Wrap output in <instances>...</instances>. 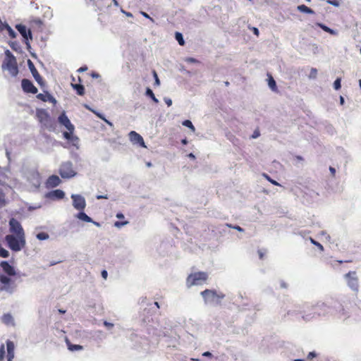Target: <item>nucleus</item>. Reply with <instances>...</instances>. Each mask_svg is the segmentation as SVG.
<instances>
[{
    "label": "nucleus",
    "instance_id": "obj_1",
    "mask_svg": "<svg viewBox=\"0 0 361 361\" xmlns=\"http://www.w3.org/2000/svg\"><path fill=\"white\" fill-rule=\"evenodd\" d=\"M58 121L67 129V131L63 133V137L70 142L73 146L78 147L79 138L74 135L75 126L71 123L64 111L59 115Z\"/></svg>",
    "mask_w": 361,
    "mask_h": 361
},
{
    "label": "nucleus",
    "instance_id": "obj_2",
    "mask_svg": "<svg viewBox=\"0 0 361 361\" xmlns=\"http://www.w3.org/2000/svg\"><path fill=\"white\" fill-rule=\"evenodd\" d=\"M5 56L1 66L2 69L8 70L12 77H16L19 71L16 57L8 49L5 51Z\"/></svg>",
    "mask_w": 361,
    "mask_h": 361
},
{
    "label": "nucleus",
    "instance_id": "obj_3",
    "mask_svg": "<svg viewBox=\"0 0 361 361\" xmlns=\"http://www.w3.org/2000/svg\"><path fill=\"white\" fill-rule=\"evenodd\" d=\"M7 246L13 252H19L25 247V236L7 235L5 237Z\"/></svg>",
    "mask_w": 361,
    "mask_h": 361
},
{
    "label": "nucleus",
    "instance_id": "obj_4",
    "mask_svg": "<svg viewBox=\"0 0 361 361\" xmlns=\"http://www.w3.org/2000/svg\"><path fill=\"white\" fill-rule=\"evenodd\" d=\"M208 275L206 272L199 271L193 274H190L186 280V283L188 287H191L195 285L202 284L207 280Z\"/></svg>",
    "mask_w": 361,
    "mask_h": 361
},
{
    "label": "nucleus",
    "instance_id": "obj_5",
    "mask_svg": "<svg viewBox=\"0 0 361 361\" xmlns=\"http://www.w3.org/2000/svg\"><path fill=\"white\" fill-rule=\"evenodd\" d=\"M205 302L219 304L224 298V294H218L214 290L206 289L201 293Z\"/></svg>",
    "mask_w": 361,
    "mask_h": 361
},
{
    "label": "nucleus",
    "instance_id": "obj_6",
    "mask_svg": "<svg viewBox=\"0 0 361 361\" xmlns=\"http://www.w3.org/2000/svg\"><path fill=\"white\" fill-rule=\"evenodd\" d=\"M344 278L348 287L355 293L359 291V279L355 271H350L345 274Z\"/></svg>",
    "mask_w": 361,
    "mask_h": 361
},
{
    "label": "nucleus",
    "instance_id": "obj_7",
    "mask_svg": "<svg viewBox=\"0 0 361 361\" xmlns=\"http://www.w3.org/2000/svg\"><path fill=\"white\" fill-rule=\"evenodd\" d=\"M0 290L6 291L11 294L14 292L16 288L14 281L4 274L0 275Z\"/></svg>",
    "mask_w": 361,
    "mask_h": 361
},
{
    "label": "nucleus",
    "instance_id": "obj_8",
    "mask_svg": "<svg viewBox=\"0 0 361 361\" xmlns=\"http://www.w3.org/2000/svg\"><path fill=\"white\" fill-rule=\"evenodd\" d=\"M59 173L63 178H70L75 175V172L73 169V164L71 162L68 161L63 163L59 169Z\"/></svg>",
    "mask_w": 361,
    "mask_h": 361
},
{
    "label": "nucleus",
    "instance_id": "obj_9",
    "mask_svg": "<svg viewBox=\"0 0 361 361\" xmlns=\"http://www.w3.org/2000/svg\"><path fill=\"white\" fill-rule=\"evenodd\" d=\"M10 231L14 233V235L25 236L24 230L20 223L16 219L12 218L9 221Z\"/></svg>",
    "mask_w": 361,
    "mask_h": 361
},
{
    "label": "nucleus",
    "instance_id": "obj_10",
    "mask_svg": "<svg viewBox=\"0 0 361 361\" xmlns=\"http://www.w3.org/2000/svg\"><path fill=\"white\" fill-rule=\"evenodd\" d=\"M73 207L80 211H83L86 207L85 199L80 195H72Z\"/></svg>",
    "mask_w": 361,
    "mask_h": 361
},
{
    "label": "nucleus",
    "instance_id": "obj_11",
    "mask_svg": "<svg viewBox=\"0 0 361 361\" xmlns=\"http://www.w3.org/2000/svg\"><path fill=\"white\" fill-rule=\"evenodd\" d=\"M27 65L29 67V69L30 70V72L32 74V76L34 77L36 82L41 86L43 87L44 85V82L38 73L37 68H35L34 63L32 62L30 59L27 60Z\"/></svg>",
    "mask_w": 361,
    "mask_h": 361
},
{
    "label": "nucleus",
    "instance_id": "obj_12",
    "mask_svg": "<svg viewBox=\"0 0 361 361\" xmlns=\"http://www.w3.org/2000/svg\"><path fill=\"white\" fill-rule=\"evenodd\" d=\"M23 90L26 93L37 94V88L28 79H23L21 81Z\"/></svg>",
    "mask_w": 361,
    "mask_h": 361
},
{
    "label": "nucleus",
    "instance_id": "obj_13",
    "mask_svg": "<svg viewBox=\"0 0 361 361\" xmlns=\"http://www.w3.org/2000/svg\"><path fill=\"white\" fill-rule=\"evenodd\" d=\"M16 28L25 39L26 44H29L28 39H32L30 28L27 29L26 26L22 24L16 25Z\"/></svg>",
    "mask_w": 361,
    "mask_h": 361
},
{
    "label": "nucleus",
    "instance_id": "obj_14",
    "mask_svg": "<svg viewBox=\"0 0 361 361\" xmlns=\"http://www.w3.org/2000/svg\"><path fill=\"white\" fill-rule=\"evenodd\" d=\"M130 142L140 147H146L142 137L135 131H130L128 134Z\"/></svg>",
    "mask_w": 361,
    "mask_h": 361
},
{
    "label": "nucleus",
    "instance_id": "obj_15",
    "mask_svg": "<svg viewBox=\"0 0 361 361\" xmlns=\"http://www.w3.org/2000/svg\"><path fill=\"white\" fill-rule=\"evenodd\" d=\"M36 116L39 121L44 124H46L50 120V116L48 112L43 109L37 110Z\"/></svg>",
    "mask_w": 361,
    "mask_h": 361
},
{
    "label": "nucleus",
    "instance_id": "obj_16",
    "mask_svg": "<svg viewBox=\"0 0 361 361\" xmlns=\"http://www.w3.org/2000/svg\"><path fill=\"white\" fill-rule=\"evenodd\" d=\"M0 267L2 268L4 272L8 276H15L16 274L14 267L6 261H2L0 263Z\"/></svg>",
    "mask_w": 361,
    "mask_h": 361
},
{
    "label": "nucleus",
    "instance_id": "obj_17",
    "mask_svg": "<svg viewBox=\"0 0 361 361\" xmlns=\"http://www.w3.org/2000/svg\"><path fill=\"white\" fill-rule=\"evenodd\" d=\"M29 25L30 30L32 29L33 30L41 32L42 30L43 23L40 19L36 18L30 20L29 21Z\"/></svg>",
    "mask_w": 361,
    "mask_h": 361
},
{
    "label": "nucleus",
    "instance_id": "obj_18",
    "mask_svg": "<svg viewBox=\"0 0 361 361\" xmlns=\"http://www.w3.org/2000/svg\"><path fill=\"white\" fill-rule=\"evenodd\" d=\"M61 183V179L56 175L49 176L46 182L47 188H55Z\"/></svg>",
    "mask_w": 361,
    "mask_h": 361
},
{
    "label": "nucleus",
    "instance_id": "obj_19",
    "mask_svg": "<svg viewBox=\"0 0 361 361\" xmlns=\"http://www.w3.org/2000/svg\"><path fill=\"white\" fill-rule=\"evenodd\" d=\"M65 196V193L61 190H55L48 193L47 197L51 200H61Z\"/></svg>",
    "mask_w": 361,
    "mask_h": 361
},
{
    "label": "nucleus",
    "instance_id": "obj_20",
    "mask_svg": "<svg viewBox=\"0 0 361 361\" xmlns=\"http://www.w3.org/2000/svg\"><path fill=\"white\" fill-rule=\"evenodd\" d=\"M8 361H11L14 357V344L12 341H7L6 343Z\"/></svg>",
    "mask_w": 361,
    "mask_h": 361
},
{
    "label": "nucleus",
    "instance_id": "obj_21",
    "mask_svg": "<svg viewBox=\"0 0 361 361\" xmlns=\"http://www.w3.org/2000/svg\"><path fill=\"white\" fill-rule=\"evenodd\" d=\"M76 216L78 219H79L80 220L83 221L85 222H93L94 224H96L97 226L99 225L98 223L94 222L92 221V219L82 211L79 212Z\"/></svg>",
    "mask_w": 361,
    "mask_h": 361
},
{
    "label": "nucleus",
    "instance_id": "obj_22",
    "mask_svg": "<svg viewBox=\"0 0 361 361\" xmlns=\"http://www.w3.org/2000/svg\"><path fill=\"white\" fill-rule=\"evenodd\" d=\"M37 98L43 102H47V101H50V102H56V99L49 93H47L46 94L39 93L37 95Z\"/></svg>",
    "mask_w": 361,
    "mask_h": 361
},
{
    "label": "nucleus",
    "instance_id": "obj_23",
    "mask_svg": "<svg viewBox=\"0 0 361 361\" xmlns=\"http://www.w3.org/2000/svg\"><path fill=\"white\" fill-rule=\"evenodd\" d=\"M71 86L76 91L78 95L83 96L85 94V87L82 85L73 84L71 82Z\"/></svg>",
    "mask_w": 361,
    "mask_h": 361
},
{
    "label": "nucleus",
    "instance_id": "obj_24",
    "mask_svg": "<svg viewBox=\"0 0 361 361\" xmlns=\"http://www.w3.org/2000/svg\"><path fill=\"white\" fill-rule=\"evenodd\" d=\"M316 25L319 27L320 28H322L324 32H326L328 33H329L330 35H337L338 32L337 31L327 27L326 25L322 24V23H317Z\"/></svg>",
    "mask_w": 361,
    "mask_h": 361
},
{
    "label": "nucleus",
    "instance_id": "obj_25",
    "mask_svg": "<svg viewBox=\"0 0 361 361\" xmlns=\"http://www.w3.org/2000/svg\"><path fill=\"white\" fill-rule=\"evenodd\" d=\"M1 321L6 325L13 323V317L10 314H4L1 317Z\"/></svg>",
    "mask_w": 361,
    "mask_h": 361
},
{
    "label": "nucleus",
    "instance_id": "obj_26",
    "mask_svg": "<svg viewBox=\"0 0 361 361\" xmlns=\"http://www.w3.org/2000/svg\"><path fill=\"white\" fill-rule=\"evenodd\" d=\"M297 8L299 11L302 12V13H310V14L314 13V11L312 9H311L310 8L307 7V6H305L304 4L299 5Z\"/></svg>",
    "mask_w": 361,
    "mask_h": 361
},
{
    "label": "nucleus",
    "instance_id": "obj_27",
    "mask_svg": "<svg viewBox=\"0 0 361 361\" xmlns=\"http://www.w3.org/2000/svg\"><path fill=\"white\" fill-rule=\"evenodd\" d=\"M68 348L71 351L74 350H80L83 349V347L80 345L71 344L68 341H67Z\"/></svg>",
    "mask_w": 361,
    "mask_h": 361
},
{
    "label": "nucleus",
    "instance_id": "obj_28",
    "mask_svg": "<svg viewBox=\"0 0 361 361\" xmlns=\"http://www.w3.org/2000/svg\"><path fill=\"white\" fill-rule=\"evenodd\" d=\"M268 85L269 87L274 92L277 91V87L276 84V81L273 78L271 75H269V80H268Z\"/></svg>",
    "mask_w": 361,
    "mask_h": 361
},
{
    "label": "nucleus",
    "instance_id": "obj_29",
    "mask_svg": "<svg viewBox=\"0 0 361 361\" xmlns=\"http://www.w3.org/2000/svg\"><path fill=\"white\" fill-rule=\"evenodd\" d=\"M85 107L87 109H89L90 111H92L94 114L97 115V117H99V118L104 120L106 123H108L109 125L111 126V123L109 122V121H107L101 114L98 113V112H96L95 111L92 110L88 105L85 104Z\"/></svg>",
    "mask_w": 361,
    "mask_h": 361
},
{
    "label": "nucleus",
    "instance_id": "obj_30",
    "mask_svg": "<svg viewBox=\"0 0 361 361\" xmlns=\"http://www.w3.org/2000/svg\"><path fill=\"white\" fill-rule=\"evenodd\" d=\"M146 95L147 97H150L155 103H158L159 102V100L154 96V92L149 87H147V90H146Z\"/></svg>",
    "mask_w": 361,
    "mask_h": 361
},
{
    "label": "nucleus",
    "instance_id": "obj_31",
    "mask_svg": "<svg viewBox=\"0 0 361 361\" xmlns=\"http://www.w3.org/2000/svg\"><path fill=\"white\" fill-rule=\"evenodd\" d=\"M175 37L180 45L183 46L185 44V41L181 33L178 32H176Z\"/></svg>",
    "mask_w": 361,
    "mask_h": 361
},
{
    "label": "nucleus",
    "instance_id": "obj_32",
    "mask_svg": "<svg viewBox=\"0 0 361 361\" xmlns=\"http://www.w3.org/2000/svg\"><path fill=\"white\" fill-rule=\"evenodd\" d=\"M5 30L8 32V36L11 38L13 39L16 37V33L8 25L6 27Z\"/></svg>",
    "mask_w": 361,
    "mask_h": 361
},
{
    "label": "nucleus",
    "instance_id": "obj_33",
    "mask_svg": "<svg viewBox=\"0 0 361 361\" xmlns=\"http://www.w3.org/2000/svg\"><path fill=\"white\" fill-rule=\"evenodd\" d=\"M9 256V252L6 249H4L1 245L0 244V257L6 258Z\"/></svg>",
    "mask_w": 361,
    "mask_h": 361
},
{
    "label": "nucleus",
    "instance_id": "obj_34",
    "mask_svg": "<svg viewBox=\"0 0 361 361\" xmlns=\"http://www.w3.org/2000/svg\"><path fill=\"white\" fill-rule=\"evenodd\" d=\"M37 238L40 240H44L49 238V235L45 232H40L37 233Z\"/></svg>",
    "mask_w": 361,
    "mask_h": 361
},
{
    "label": "nucleus",
    "instance_id": "obj_35",
    "mask_svg": "<svg viewBox=\"0 0 361 361\" xmlns=\"http://www.w3.org/2000/svg\"><path fill=\"white\" fill-rule=\"evenodd\" d=\"M183 125L190 128L192 130V132H195V128L194 127V126L192 125V122L189 120H185L183 122Z\"/></svg>",
    "mask_w": 361,
    "mask_h": 361
},
{
    "label": "nucleus",
    "instance_id": "obj_36",
    "mask_svg": "<svg viewBox=\"0 0 361 361\" xmlns=\"http://www.w3.org/2000/svg\"><path fill=\"white\" fill-rule=\"evenodd\" d=\"M310 240L311 243H312L313 245H316L321 251H324V247H323V245L321 243H319V242L316 241L312 238H310Z\"/></svg>",
    "mask_w": 361,
    "mask_h": 361
},
{
    "label": "nucleus",
    "instance_id": "obj_37",
    "mask_svg": "<svg viewBox=\"0 0 361 361\" xmlns=\"http://www.w3.org/2000/svg\"><path fill=\"white\" fill-rule=\"evenodd\" d=\"M317 76V70L315 68H312L309 74V78L315 79Z\"/></svg>",
    "mask_w": 361,
    "mask_h": 361
},
{
    "label": "nucleus",
    "instance_id": "obj_38",
    "mask_svg": "<svg viewBox=\"0 0 361 361\" xmlns=\"http://www.w3.org/2000/svg\"><path fill=\"white\" fill-rule=\"evenodd\" d=\"M264 177L268 180L269 181L271 184L274 185H281L277 181H276L275 180H273L269 176H268L267 174H265L264 173L263 174Z\"/></svg>",
    "mask_w": 361,
    "mask_h": 361
},
{
    "label": "nucleus",
    "instance_id": "obj_39",
    "mask_svg": "<svg viewBox=\"0 0 361 361\" xmlns=\"http://www.w3.org/2000/svg\"><path fill=\"white\" fill-rule=\"evenodd\" d=\"M152 74H153V76L154 78V85L159 86L160 85V80H159V79L158 78V75H157L156 71L154 70L152 71Z\"/></svg>",
    "mask_w": 361,
    "mask_h": 361
},
{
    "label": "nucleus",
    "instance_id": "obj_40",
    "mask_svg": "<svg viewBox=\"0 0 361 361\" xmlns=\"http://www.w3.org/2000/svg\"><path fill=\"white\" fill-rule=\"evenodd\" d=\"M341 79L337 78L334 82V87L335 90H338L341 88Z\"/></svg>",
    "mask_w": 361,
    "mask_h": 361
},
{
    "label": "nucleus",
    "instance_id": "obj_41",
    "mask_svg": "<svg viewBox=\"0 0 361 361\" xmlns=\"http://www.w3.org/2000/svg\"><path fill=\"white\" fill-rule=\"evenodd\" d=\"M128 224V221H116L114 223V226L117 228H121L126 224Z\"/></svg>",
    "mask_w": 361,
    "mask_h": 361
},
{
    "label": "nucleus",
    "instance_id": "obj_42",
    "mask_svg": "<svg viewBox=\"0 0 361 361\" xmlns=\"http://www.w3.org/2000/svg\"><path fill=\"white\" fill-rule=\"evenodd\" d=\"M5 355V348L4 345H2L0 348V360H3Z\"/></svg>",
    "mask_w": 361,
    "mask_h": 361
},
{
    "label": "nucleus",
    "instance_id": "obj_43",
    "mask_svg": "<svg viewBox=\"0 0 361 361\" xmlns=\"http://www.w3.org/2000/svg\"><path fill=\"white\" fill-rule=\"evenodd\" d=\"M326 3L331 5H333L334 6H338L339 2L336 0H327Z\"/></svg>",
    "mask_w": 361,
    "mask_h": 361
},
{
    "label": "nucleus",
    "instance_id": "obj_44",
    "mask_svg": "<svg viewBox=\"0 0 361 361\" xmlns=\"http://www.w3.org/2000/svg\"><path fill=\"white\" fill-rule=\"evenodd\" d=\"M259 135H260L259 130L258 129H256L253 132L252 135H251V138L255 139V138H257Z\"/></svg>",
    "mask_w": 361,
    "mask_h": 361
},
{
    "label": "nucleus",
    "instance_id": "obj_45",
    "mask_svg": "<svg viewBox=\"0 0 361 361\" xmlns=\"http://www.w3.org/2000/svg\"><path fill=\"white\" fill-rule=\"evenodd\" d=\"M227 226L230 228H233L240 232H243L244 230L239 226H231L230 224H227Z\"/></svg>",
    "mask_w": 361,
    "mask_h": 361
},
{
    "label": "nucleus",
    "instance_id": "obj_46",
    "mask_svg": "<svg viewBox=\"0 0 361 361\" xmlns=\"http://www.w3.org/2000/svg\"><path fill=\"white\" fill-rule=\"evenodd\" d=\"M316 357V353L314 352H310L309 353V354L307 355V358L308 360H312V358L315 357Z\"/></svg>",
    "mask_w": 361,
    "mask_h": 361
},
{
    "label": "nucleus",
    "instance_id": "obj_47",
    "mask_svg": "<svg viewBox=\"0 0 361 361\" xmlns=\"http://www.w3.org/2000/svg\"><path fill=\"white\" fill-rule=\"evenodd\" d=\"M252 30L256 36H257V37L259 36V30L257 27H252Z\"/></svg>",
    "mask_w": 361,
    "mask_h": 361
},
{
    "label": "nucleus",
    "instance_id": "obj_48",
    "mask_svg": "<svg viewBox=\"0 0 361 361\" xmlns=\"http://www.w3.org/2000/svg\"><path fill=\"white\" fill-rule=\"evenodd\" d=\"M4 202V194L3 193L2 190L0 189V203Z\"/></svg>",
    "mask_w": 361,
    "mask_h": 361
},
{
    "label": "nucleus",
    "instance_id": "obj_49",
    "mask_svg": "<svg viewBox=\"0 0 361 361\" xmlns=\"http://www.w3.org/2000/svg\"><path fill=\"white\" fill-rule=\"evenodd\" d=\"M104 326H106L107 328H109V329L112 328V327H113V326H114V324H113L109 323V322H106V321H105V322H104Z\"/></svg>",
    "mask_w": 361,
    "mask_h": 361
},
{
    "label": "nucleus",
    "instance_id": "obj_50",
    "mask_svg": "<svg viewBox=\"0 0 361 361\" xmlns=\"http://www.w3.org/2000/svg\"><path fill=\"white\" fill-rule=\"evenodd\" d=\"M141 14L146 18L150 19L152 21H153V19L145 12L141 11Z\"/></svg>",
    "mask_w": 361,
    "mask_h": 361
},
{
    "label": "nucleus",
    "instance_id": "obj_51",
    "mask_svg": "<svg viewBox=\"0 0 361 361\" xmlns=\"http://www.w3.org/2000/svg\"><path fill=\"white\" fill-rule=\"evenodd\" d=\"M87 70V67L86 66H82L80 68H78V72L81 73V72L85 71Z\"/></svg>",
    "mask_w": 361,
    "mask_h": 361
},
{
    "label": "nucleus",
    "instance_id": "obj_52",
    "mask_svg": "<svg viewBox=\"0 0 361 361\" xmlns=\"http://www.w3.org/2000/svg\"><path fill=\"white\" fill-rule=\"evenodd\" d=\"M329 171H331L332 176L334 177L335 175H336V169L334 167L330 166L329 167Z\"/></svg>",
    "mask_w": 361,
    "mask_h": 361
},
{
    "label": "nucleus",
    "instance_id": "obj_53",
    "mask_svg": "<svg viewBox=\"0 0 361 361\" xmlns=\"http://www.w3.org/2000/svg\"><path fill=\"white\" fill-rule=\"evenodd\" d=\"M107 276H108L107 271H106V270H103V271H102V276L104 279H106Z\"/></svg>",
    "mask_w": 361,
    "mask_h": 361
},
{
    "label": "nucleus",
    "instance_id": "obj_54",
    "mask_svg": "<svg viewBox=\"0 0 361 361\" xmlns=\"http://www.w3.org/2000/svg\"><path fill=\"white\" fill-rule=\"evenodd\" d=\"M165 102L168 106H170L172 104V101L170 99H166Z\"/></svg>",
    "mask_w": 361,
    "mask_h": 361
},
{
    "label": "nucleus",
    "instance_id": "obj_55",
    "mask_svg": "<svg viewBox=\"0 0 361 361\" xmlns=\"http://www.w3.org/2000/svg\"><path fill=\"white\" fill-rule=\"evenodd\" d=\"M203 356L204 357H212V355L210 352L209 351H207V352H204L203 354H202Z\"/></svg>",
    "mask_w": 361,
    "mask_h": 361
},
{
    "label": "nucleus",
    "instance_id": "obj_56",
    "mask_svg": "<svg viewBox=\"0 0 361 361\" xmlns=\"http://www.w3.org/2000/svg\"><path fill=\"white\" fill-rule=\"evenodd\" d=\"M97 200H101V199H108V197L107 195H97Z\"/></svg>",
    "mask_w": 361,
    "mask_h": 361
},
{
    "label": "nucleus",
    "instance_id": "obj_57",
    "mask_svg": "<svg viewBox=\"0 0 361 361\" xmlns=\"http://www.w3.org/2000/svg\"><path fill=\"white\" fill-rule=\"evenodd\" d=\"M116 217L118 219H124V215L122 213H117Z\"/></svg>",
    "mask_w": 361,
    "mask_h": 361
},
{
    "label": "nucleus",
    "instance_id": "obj_58",
    "mask_svg": "<svg viewBox=\"0 0 361 361\" xmlns=\"http://www.w3.org/2000/svg\"><path fill=\"white\" fill-rule=\"evenodd\" d=\"M295 158L297 160H298V161H302V160H303V158H302L301 156H300V155H296V156L295 157Z\"/></svg>",
    "mask_w": 361,
    "mask_h": 361
},
{
    "label": "nucleus",
    "instance_id": "obj_59",
    "mask_svg": "<svg viewBox=\"0 0 361 361\" xmlns=\"http://www.w3.org/2000/svg\"><path fill=\"white\" fill-rule=\"evenodd\" d=\"M91 75L93 77V78H98L99 76V75L97 73H92Z\"/></svg>",
    "mask_w": 361,
    "mask_h": 361
},
{
    "label": "nucleus",
    "instance_id": "obj_60",
    "mask_svg": "<svg viewBox=\"0 0 361 361\" xmlns=\"http://www.w3.org/2000/svg\"><path fill=\"white\" fill-rule=\"evenodd\" d=\"M188 156V157H190V159H195V156L192 153H190Z\"/></svg>",
    "mask_w": 361,
    "mask_h": 361
},
{
    "label": "nucleus",
    "instance_id": "obj_61",
    "mask_svg": "<svg viewBox=\"0 0 361 361\" xmlns=\"http://www.w3.org/2000/svg\"><path fill=\"white\" fill-rule=\"evenodd\" d=\"M181 142L183 145H186L188 143V140L186 139H183V140H182Z\"/></svg>",
    "mask_w": 361,
    "mask_h": 361
},
{
    "label": "nucleus",
    "instance_id": "obj_62",
    "mask_svg": "<svg viewBox=\"0 0 361 361\" xmlns=\"http://www.w3.org/2000/svg\"><path fill=\"white\" fill-rule=\"evenodd\" d=\"M112 1H113V2H114L115 6H118V1L116 0H112Z\"/></svg>",
    "mask_w": 361,
    "mask_h": 361
},
{
    "label": "nucleus",
    "instance_id": "obj_63",
    "mask_svg": "<svg viewBox=\"0 0 361 361\" xmlns=\"http://www.w3.org/2000/svg\"><path fill=\"white\" fill-rule=\"evenodd\" d=\"M259 258L262 259L264 257L263 253L262 252H259Z\"/></svg>",
    "mask_w": 361,
    "mask_h": 361
},
{
    "label": "nucleus",
    "instance_id": "obj_64",
    "mask_svg": "<svg viewBox=\"0 0 361 361\" xmlns=\"http://www.w3.org/2000/svg\"><path fill=\"white\" fill-rule=\"evenodd\" d=\"M294 361H303V360H301V359H295Z\"/></svg>",
    "mask_w": 361,
    "mask_h": 361
}]
</instances>
